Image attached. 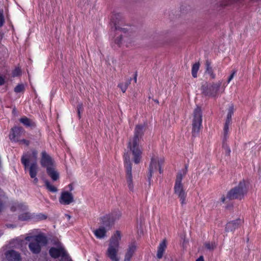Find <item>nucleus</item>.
Listing matches in <instances>:
<instances>
[{
    "label": "nucleus",
    "mask_w": 261,
    "mask_h": 261,
    "mask_svg": "<svg viewBox=\"0 0 261 261\" xmlns=\"http://www.w3.org/2000/svg\"><path fill=\"white\" fill-rule=\"evenodd\" d=\"M144 128L145 125H137L135 128L134 137L128 144L129 149L134 156V161L135 164L139 163L141 159L142 151L140 149L139 144L144 135Z\"/></svg>",
    "instance_id": "nucleus-1"
},
{
    "label": "nucleus",
    "mask_w": 261,
    "mask_h": 261,
    "mask_svg": "<svg viewBox=\"0 0 261 261\" xmlns=\"http://www.w3.org/2000/svg\"><path fill=\"white\" fill-rule=\"evenodd\" d=\"M188 171V165L186 164L185 168L179 171L176 175L174 186V193L179 199L181 205L186 204L187 192L182 182L183 178L186 175Z\"/></svg>",
    "instance_id": "nucleus-2"
},
{
    "label": "nucleus",
    "mask_w": 261,
    "mask_h": 261,
    "mask_svg": "<svg viewBox=\"0 0 261 261\" xmlns=\"http://www.w3.org/2000/svg\"><path fill=\"white\" fill-rule=\"evenodd\" d=\"M121 238L120 231L117 230L110 240L106 254L112 261H119L120 260V257L118 256V251L119 249V241L121 240Z\"/></svg>",
    "instance_id": "nucleus-3"
},
{
    "label": "nucleus",
    "mask_w": 261,
    "mask_h": 261,
    "mask_svg": "<svg viewBox=\"0 0 261 261\" xmlns=\"http://www.w3.org/2000/svg\"><path fill=\"white\" fill-rule=\"evenodd\" d=\"M248 191V182L245 179L240 181L238 185L230 189L227 194L226 197L229 200L238 199L241 200Z\"/></svg>",
    "instance_id": "nucleus-4"
},
{
    "label": "nucleus",
    "mask_w": 261,
    "mask_h": 261,
    "mask_svg": "<svg viewBox=\"0 0 261 261\" xmlns=\"http://www.w3.org/2000/svg\"><path fill=\"white\" fill-rule=\"evenodd\" d=\"M221 85V81L217 83L205 82L201 87L202 93L205 96L216 98L219 96V91Z\"/></svg>",
    "instance_id": "nucleus-5"
},
{
    "label": "nucleus",
    "mask_w": 261,
    "mask_h": 261,
    "mask_svg": "<svg viewBox=\"0 0 261 261\" xmlns=\"http://www.w3.org/2000/svg\"><path fill=\"white\" fill-rule=\"evenodd\" d=\"M25 240L30 241L29 248L31 251L35 254L39 253L40 252L41 248L46 243V239L41 236L35 237H26Z\"/></svg>",
    "instance_id": "nucleus-6"
},
{
    "label": "nucleus",
    "mask_w": 261,
    "mask_h": 261,
    "mask_svg": "<svg viewBox=\"0 0 261 261\" xmlns=\"http://www.w3.org/2000/svg\"><path fill=\"white\" fill-rule=\"evenodd\" d=\"M202 111L200 107H197L193 112V119L192 121V136H197L202 127Z\"/></svg>",
    "instance_id": "nucleus-7"
},
{
    "label": "nucleus",
    "mask_w": 261,
    "mask_h": 261,
    "mask_svg": "<svg viewBox=\"0 0 261 261\" xmlns=\"http://www.w3.org/2000/svg\"><path fill=\"white\" fill-rule=\"evenodd\" d=\"M30 156L24 155L21 158V162L24 166L25 169L28 167L29 169V174L32 178H33V183L37 184L38 182V179L36 177L38 171V167L36 162L32 163L29 166V162Z\"/></svg>",
    "instance_id": "nucleus-8"
},
{
    "label": "nucleus",
    "mask_w": 261,
    "mask_h": 261,
    "mask_svg": "<svg viewBox=\"0 0 261 261\" xmlns=\"http://www.w3.org/2000/svg\"><path fill=\"white\" fill-rule=\"evenodd\" d=\"M11 210L13 212L17 211L19 213H21L19 215V219L21 221H27L31 219L32 215L31 214L26 212L28 209V206L21 203H15L11 207Z\"/></svg>",
    "instance_id": "nucleus-9"
},
{
    "label": "nucleus",
    "mask_w": 261,
    "mask_h": 261,
    "mask_svg": "<svg viewBox=\"0 0 261 261\" xmlns=\"http://www.w3.org/2000/svg\"><path fill=\"white\" fill-rule=\"evenodd\" d=\"M164 160L163 159H160L159 160L158 159L153 157L151 159L149 167V172L147 175L149 180L151 179L153 173L157 170L159 171L160 174L163 172L162 165L164 164Z\"/></svg>",
    "instance_id": "nucleus-10"
},
{
    "label": "nucleus",
    "mask_w": 261,
    "mask_h": 261,
    "mask_svg": "<svg viewBox=\"0 0 261 261\" xmlns=\"http://www.w3.org/2000/svg\"><path fill=\"white\" fill-rule=\"evenodd\" d=\"M124 166L126 172V179L128 188L130 191H134V184L133 182V176L132 173V164L129 161V156L125 157L124 161Z\"/></svg>",
    "instance_id": "nucleus-11"
},
{
    "label": "nucleus",
    "mask_w": 261,
    "mask_h": 261,
    "mask_svg": "<svg viewBox=\"0 0 261 261\" xmlns=\"http://www.w3.org/2000/svg\"><path fill=\"white\" fill-rule=\"evenodd\" d=\"M137 249L135 242H132L128 245L124 255V261H130Z\"/></svg>",
    "instance_id": "nucleus-12"
},
{
    "label": "nucleus",
    "mask_w": 261,
    "mask_h": 261,
    "mask_svg": "<svg viewBox=\"0 0 261 261\" xmlns=\"http://www.w3.org/2000/svg\"><path fill=\"white\" fill-rule=\"evenodd\" d=\"M121 14L120 13H117L113 15L111 18V22L114 24V27L115 31L120 30L126 33L127 32V30L125 28H120L118 24L119 22L121 21Z\"/></svg>",
    "instance_id": "nucleus-13"
},
{
    "label": "nucleus",
    "mask_w": 261,
    "mask_h": 261,
    "mask_svg": "<svg viewBox=\"0 0 261 261\" xmlns=\"http://www.w3.org/2000/svg\"><path fill=\"white\" fill-rule=\"evenodd\" d=\"M242 223V221L240 219L231 221L227 223L225 226V231L227 232H233L240 226Z\"/></svg>",
    "instance_id": "nucleus-14"
},
{
    "label": "nucleus",
    "mask_w": 261,
    "mask_h": 261,
    "mask_svg": "<svg viewBox=\"0 0 261 261\" xmlns=\"http://www.w3.org/2000/svg\"><path fill=\"white\" fill-rule=\"evenodd\" d=\"M23 129L21 127H14L11 129L10 134V139L13 141H18V138L23 132Z\"/></svg>",
    "instance_id": "nucleus-15"
},
{
    "label": "nucleus",
    "mask_w": 261,
    "mask_h": 261,
    "mask_svg": "<svg viewBox=\"0 0 261 261\" xmlns=\"http://www.w3.org/2000/svg\"><path fill=\"white\" fill-rule=\"evenodd\" d=\"M41 164L43 167H52L53 165V161L51 158L45 152L42 153V159L41 160Z\"/></svg>",
    "instance_id": "nucleus-16"
},
{
    "label": "nucleus",
    "mask_w": 261,
    "mask_h": 261,
    "mask_svg": "<svg viewBox=\"0 0 261 261\" xmlns=\"http://www.w3.org/2000/svg\"><path fill=\"white\" fill-rule=\"evenodd\" d=\"M6 257L9 261H20V254L14 250H8L6 253Z\"/></svg>",
    "instance_id": "nucleus-17"
},
{
    "label": "nucleus",
    "mask_w": 261,
    "mask_h": 261,
    "mask_svg": "<svg viewBox=\"0 0 261 261\" xmlns=\"http://www.w3.org/2000/svg\"><path fill=\"white\" fill-rule=\"evenodd\" d=\"M110 217L108 215H106L100 218L102 227H105L107 230L110 229L114 223L112 218Z\"/></svg>",
    "instance_id": "nucleus-18"
},
{
    "label": "nucleus",
    "mask_w": 261,
    "mask_h": 261,
    "mask_svg": "<svg viewBox=\"0 0 261 261\" xmlns=\"http://www.w3.org/2000/svg\"><path fill=\"white\" fill-rule=\"evenodd\" d=\"M167 248V241L166 239L163 240L159 244L158 247L156 256L158 259L163 257V254Z\"/></svg>",
    "instance_id": "nucleus-19"
},
{
    "label": "nucleus",
    "mask_w": 261,
    "mask_h": 261,
    "mask_svg": "<svg viewBox=\"0 0 261 261\" xmlns=\"http://www.w3.org/2000/svg\"><path fill=\"white\" fill-rule=\"evenodd\" d=\"M47 173L51 177L53 180L56 181L59 178V173L58 171L53 167H48L47 169Z\"/></svg>",
    "instance_id": "nucleus-20"
},
{
    "label": "nucleus",
    "mask_w": 261,
    "mask_h": 261,
    "mask_svg": "<svg viewBox=\"0 0 261 261\" xmlns=\"http://www.w3.org/2000/svg\"><path fill=\"white\" fill-rule=\"evenodd\" d=\"M49 253L52 257L56 258L64 253V250L61 248L53 247L50 249Z\"/></svg>",
    "instance_id": "nucleus-21"
},
{
    "label": "nucleus",
    "mask_w": 261,
    "mask_h": 261,
    "mask_svg": "<svg viewBox=\"0 0 261 261\" xmlns=\"http://www.w3.org/2000/svg\"><path fill=\"white\" fill-rule=\"evenodd\" d=\"M107 230L105 227L100 226L94 231V233L97 238L102 239L106 236Z\"/></svg>",
    "instance_id": "nucleus-22"
},
{
    "label": "nucleus",
    "mask_w": 261,
    "mask_h": 261,
    "mask_svg": "<svg viewBox=\"0 0 261 261\" xmlns=\"http://www.w3.org/2000/svg\"><path fill=\"white\" fill-rule=\"evenodd\" d=\"M206 72L210 75L212 79H215L216 77L215 73L214 72L211 63L208 60H206L205 62Z\"/></svg>",
    "instance_id": "nucleus-23"
},
{
    "label": "nucleus",
    "mask_w": 261,
    "mask_h": 261,
    "mask_svg": "<svg viewBox=\"0 0 261 261\" xmlns=\"http://www.w3.org/2000/svg\"><path fill=\"white\" fill-rule=\"evenodd\" d=\"M110 217L112 218L113 222H114L116 220H118L121 216V213L119 210H115L113 211L111 214H108Z\"/></svg>",
    "instance_id": "nucleus-24"
},
{
    "label": "nucleus",
    "mask_w": 261,
    "mask_h": 261,
    "mask_svg": "<svg viewBox=\"0 0 261 261\" xmlns=\"http://www.w3.org/2000/svg\"><path fill=\"white\" fill-rule=\"evenodd\" d=\"M204 247L208 250L213 251L216 247V244L215 242H205L204 243Z\"/></svg>",
    "instance_id": "nucleus-25"
},
{
    "label": "nucleus",
    "mask_w": 261,
    "mask_h": 261,
    "mask_svg": "<svg viewBox=\"0 0 261 261\" xmlns=\"http://www.w3.org/2000/svg\"><path fill=\"white\" fill-rule=\"evenodd\" d=\"M200 64L199 63H195L192 67V75L193 77H196L197 76V72L199 68Z\"/></svg>",
    "instance_id": "nucleus-26"
},
{
    "label": "nucleus",
    "mask_w": 261,
    "mask_h": 261,
    "mask_svg": "<svg viewBox=\"0 0 261 261\" xmlns=\"http://www.w3.org/2000/svg\"><path fill=\"white\" fill-rule=\"evenodd\" d=\"M45 185L46 187V189L52 192H56L57 191V189L56 187H55L53 185H51L50 182L48 180H44Z\"/></svg>",
    "instance_id": "nucleus-27"
},
{
    "label": "nucleus",
    "mask_w": 261,
    "mask_h": 261,
    "mask_svg": "<svg viewBox=\"0 0 261 261\" xmlns=\"http://www.w3.org/2000/svg\"><path fill=\"white\" fill-rule=\"evenodd\" d=\"M20 122L27 126H30L33 124L32 121L26 117L21 118L20 119Z\"/></svg>",
    "instance_id": "nucleus-28"
},
{
    "label": "nucleus",
    "mask_w": 261,
    "mask_h": 261,
    "mask_svg": "<svg viewBox=\"0 0 261 261\" xmlns=\"http://www.w3.org/2000/svg\"><path fill=\"white\" fill-rule=\"evenodd\" d=\"M74 201L73 196L69 191H66V205L69 204Z\"/></svg>",
    "instance_id": "nucleus-29"
},
{
    "label": "nucleus",
    "mask_w": 261,
    "mask_h": 261,
    "mask_svg": "<svg viewBox=\"0 0 261 261\" xmlns=\"http://www.w3.org/2000/svg\"><path fill=\"white\" fill-rule=\"evenodd\" d=\"M234 111V106L232 104H231L228 108V112L227 114V118H232V116L233 115Z\"/></svg>",
    "instance_id": "nucleus-30"
},
{
    "label": "nucleus",
    "mask_w": 261,
    "mask_h": 261,
    "mask_svg": "<svg viewBox=\"0 0 261 261\" xmlns=\"http://www.w3.org/2000/svg\"><path fill=\"white\" fill-rule=\"evenodd\" d=\"M84 111L83 105L82 103H79L77 106V116L79 119H81V113H83Z\"/></svg>",
    "instance_id": "nucleus-31"
},
{
    "label": "nucleus",
    "mask_w": 261,
    "mask_h": 261,
    "mask_svg": "<svg viewBox=\"0 0 261 261\" xmlns=\"http://www.w3.org/2000/svg\"><path fill=\"white\" fill-rule=\"evenodd\" d=\"M24 90V86L23 84H18L16 87L14 88V91L16 93H20L23 92Z\"/></svg>",
    "instance_id": "nucleus-32"
},
{
    "label": "nucleus",
    "mask_w": 261,
    "mask_h": 261,
    "mask_svg": "<svg viewBox=\"0 0 261 261\" xmlns=\"http://www.w3.org/2000/svg\"><path fill=\"white\" fill-rule=\"evenodd\" d=\"M229 125H224L223 127V135H224V140H226L228 138V134L229 131Z\"/></svg>",
    "instance_id": "nucleus-33"
},
{
    "label": "nucleus",
    "mask_w": 261,
    "mask_h": 261,
    "mask_svg": "<svg viewBox=\"0 0 261 261\" xmlns=\"http://www.w3.org/2000/svg\"><path fill=\"white\" fill-rule=\"evenodd\" d=\"M21 74V70L19 68H16L12 72L13 77L19 76Z\"/></svg>",
    "instance_id": "nucleus-34"
},
{
    "label": "nucleus",
    "mask_w": 261,
    "mask_h": 261,
    "mask_svg": "<svg viewBox=\"0 0 261 261\" xmlns=\"http://www.w3.org/2000/svg\"><path fill=\"white\" fill-rule=\"evenodd\" d=\"M242 0H227V1L225 2V3L224 4V6H228L231 4H232L233 3H240Z\"/></svg>",
    "instance_id": "nucleus-35"
},
{
    "label": "nucleus",
    "mask_w": 261,
    "mask_h": 261,
    "mask_svg": "<svg viewBox=\"0 0 261 261\" xmlns=\"http://www.w3.org/2000/svg\"><path fill=\"white\" fill-rule=\"evenodd\" d=\"M66 219H67L68 221H70V219H71V221L69 222V225H67L66 224V225H67V226L72 225L75 221V219L74 218L71 219V216H70L69 215H68V214H66Z\"/></svg>",
    "instance_id": "nucleus-36"
},
{
    "label": "nucleus",
    "mask_w": 261,
    "mask_h": 261,
    "mask_svg": "<svg viewBox=\"0 0 261 261\" xmlns=\"http://www.w3.org/2000/svg\"><path fill=\"white\" fill-rule=\"evenodd\" d=\"M118 87L120 88L123 93L125 92L127 88L126 86L124 85V83H120L118 84Z\"/></svg>",
    "instance_id": "nucleus-37"
},
{
    "label": "nucleus",
    "mask_w": 261,
    "mask_h": 261,
    "mask_svg": "<svg viewBox=\"0 0 261 261\" xmlns=\"http://www.w3.org/2000/svg\"><path fill=\"white\" fill-rule=\"evenodd\" d=\"M60 202L62 204H65V192H63L60 199Z\"/></svg>",
    "instance_id": "nucleus-38"
},
{
    "label": "nucleus",
    "mask_w": 261,
    "mask_h": 261,
    "mask_svg": "<svg viewBox=\"0 0 261 261\" xmlns=\"http://www.w3.org/2000/svg\"><path fill=\"white\" fill-rule=\"evenodd\" d=\"M122 38V36L120 35L119 37H117L115 40V43L117 44L119 46H120L121 44Z\"/></svg>",
    "instance_id": "nucleus-39"
},
{
    "label": "nucleus",
    "mask_w": 261,
    "mask_h": 261,
    "mask_svg": "<svg viewBox=\"0 0 261 261\" xmlns=\"http://www.w3.org/2000/svg\"><path fill=\"white\" fill-rule=\"evenodd\" d=\"M5 19L3 14V12L0 11V27H2L4 23Z\"/></svg>",
    "instance_id": "nucleus-40"
},
{
    "label": "nucleus",
    "mask_w": 261,
    "mask_h": 261,
    "mask_svg": "<svg viewBox=\"0 0 261 261\" xmlns=\"http://www.w3.org/2000/svg\"><path fill=\"white\" fill-rule=\"evenodd\" d=\"M236 70L233 71V72L231 73V74L230 75V76H229V77L228 79V80H227L228 83H229L233 79L234 75L236 74Z\"/></svg>",
    "instance_id": "nucleus-41"
},
{
    "label": "nucleus",
    "mask_w": 261,
    "mask_h": 261,
    "mask_svg": "<svg viewBox=\"0 0 261 261\" xmlns=\"http://www.w3.org/2000/svg\"><path fill=\"white\" fill-rule=\"evenodd\" d=\"M231 123V118H227L225 119L224 125H230Z\"/></svg>",
    "instance_id": "nucleus-42"
},
{
    "label": "nucleus",
    "mask_w": 261,
    "mask_h": 261,
    "mask_svg": "<svg viewBox=\"0 0 261 261\" xmlns=\"http://www.w3.org/2000/svg\"><path fill=\"white\" fill-rule=\"evenodd\" d=\"M20 144H23L27 146L29 145V141L28 140L22 139L20 140H18Z\"/></svg>",
    "instance_id": "nucleus-43"
},
{
    "label": "nucleus",
    "mask_w": 261,
    "mask_h": 261,
    "mask_svg": "<svg viewBox=\"0 0 261 261\" xmlns=\"http://www.w3.org/2000/svg\"><path fill=\"white\" fill-rule=\"evenodd\" d=\"M68 188L69 189V191L70 192H71L74 189L73 188V183H71L68 185Z\"/></svg>",
    "instance_id": "nucleus-44"
},
{
    "label": "nucleus",
    "mask_w": 261,
    "mask_h": 261,
    "mask_svg": "<svg viewBox=\"0 0 261 261\" xmlns=\"http://www.w3.org/2000/svg\"><path fill=\"white\" fill-rule=\"evenodd\" d=\"M32 155H33V157L34 158V159L36 160L37 159V152L35 150H33L32 151Z\"/></svg>",
    "instance_id": "nucleus-45"
},
{
    "label": "nucleus",
    "mask_w": 261,
    "mask_h": 261,
    "mask_svg": "<svg viewBox=\"0 0 261 261\" xmlns=\"http://www.w3.org/2000/svg\"><path fill=\"white\" fill-rule=\"evenodd\" d=\"M66 261H73L69 254L66 252Z\"/></svg>",
    "instance_id": "nucleus-46"
},
{
    "label": "nucleus",
    "mask_w": 261,
    "mask_h": 261,
    "mask_svg": "<svg viewBox=\"0 0 261 261\" xmlns=\"http://www.w3.org/2000/svg\"><path fill=\"white\" fill-rule=\"evenodd\" d=\"M4 79L2 76H0V85H3L4 84Z\"/></svg>",
    "instance_id": "nucleus-47"
},
{
    "label": "nucleus",
    "mask_w": 261,
    "mask_h": 261,
    "mask_svg": "<svg viewBox=\"0 0 261 261\" xmlns=\"http://www.w3.org/2000/svg\"><path fill=\"white\" fill-rule=\"evenodd\" d=\"M196 261H204L203 256L202 255L200 256Z\"/></svg>",
    "instance_id": "nucleus-48"
},
{
    "label": "nucleus",
    "mask_w": 261,
    "mask_h": 261,
    "mask_svg": "<svg viewBox=\"0 0 261 261\" xmlns=\"http://www.w3.org/2000/svg\"><path fill=\"white\" fill-rule=\"evenodd\" d=\"M132 79H130L128 81H126L124 84V85L126 86V87L127 88L128 85L130 84V81H131Z\"/></svg>",
    "instance_id": "nucleus-49"
},
{
    "label": "nucleus",
    "mask_w": 261,
    "mask_h": 261,
    "mask_svg": "<svg viewBox=\"0 0 261 261\" xmlns=\"http://www.w3.org/2000/svg\"><path fill=\"white\" fill-rule=\"evenodd\" d=\"M228 199L226 197H225L224 195L221 198V201L224 203L226 199Z\"/></svg>",
    "instance_id": "nucleus-50"
},
{
    "label": "nucleus",
    "mask_w": 261,
    "mask_h": 261,
    "mask_svg": "<svg viewBox=\"0 0 261 261\" xmlns=\"http://www.w3.org/2000/svg\"><path fill=\"white\" fill-rule=\"evenodd\" d=\"M137 72L135 73V76H134V81H135V82L136 83L137 82Z\"/></svg>",
    "instance_id": "nucleus-51"
},
{
    "label": "nucleus",
    "mask_w": 261,
    "mask_h": 261,
    "mask_svg": "<svg viewBox=\"0 0 261 261\" xmlns=\"http://www.w3.org/2000/svg\"><path fill=\"white\" fill-rule=\"evenodd\" d=\"M3 208V204L0 202V211Z\"/></svg>",
    "instance_id": "nucleus-52"
},
{
    "label": "nucleus",
    "mask_w": 261,
    "mask_h": 261,
    "mask_svg": "<svg viewBox=\"0 0 261 261\" xmlns=\"http://www.w3.org/2000/svg\"><path fill=\"white\" fill-rule=\"evenodd\" d=\"M227 154L229 155L230 154V148H228L227 150Z\"/></svg>",
    "instance_id": "nucleus-53"
},
{
    "label": "nucleus",
    "mask_w": 261,
    "mask_h": 261,
    "mask_svg": "<svg viewBox=\"0 0 261 261\" xmlns=\"http://www.w3.org/2000/svg\"><path fill=\"white\" fill-rule=\"evenodd\" d=\"M67 150H69V148L66 149V152L67 151Z\"/></svg>",
    "instance_id": "nucleus-54"
},
{
    "label": "nucleus",
    "mask_w": 261,
    "mask_h": 261,
    "mask_svg": "<svg viewBox=\"0 0 261 261\" xmlns=\"http://www.w3.org/2000/svg\"><path fill=\"white\" fill-rule=\"evenodd\" d=\"M67 150H69V148L66 149V152L67 151Z\"/></svg>",
    "instance_id": "nucleus-55"
}]
</instances>
